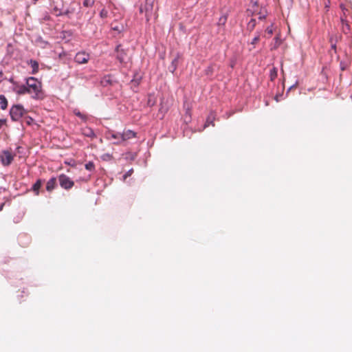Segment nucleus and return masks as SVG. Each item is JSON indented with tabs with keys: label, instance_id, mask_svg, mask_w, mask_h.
<instances>
[{
	"label": "nucleus",
	"instance_id": "24",
	"mask_svg": "<svg viewBox=\"0 0 352 352\" xmlns=\"http://www.w3.org/2000/svg\"><path fill=\"white\" fill-rule=\"evenodd\" d=\"M94 4V0H84L83 6L85 7L89 8L91 7Z\"/></svg>",
	"mask_w": 352,
	"mask_h": 352
},
{
	"label": "nucleus",
	"instance_id": "16",
	"mask_svg": "<svg viewBox=\"0 0 352 352\" xmlns=\"http://www.w3.org/2000/svg\"><path fill=\"white\" fill-rule=\"evenodd\" d=\"M152 7L153 6L151 4H148V3H146L144 6V12H145V17L146 19V21L149 20L150 12L152 10Z\"/></svg>",
	"mask_w": 352,
	"mask_h": 352
},
{
	"label": "nucleus",
	"instance_id": "7",
	"mask_svg": "<svg viewBox=\"0 0 352 352\" xmlns=\"http://www.w3.org/2000/svg\"><path fill=\"white\" fill-rule=\"evenodd\" d=\"M116 50L117 52V58L119 60V61L120 63L124 62L126 57V54L124 52V50L122 49V45H118L116 47Z\"/></svg>",
	"mask_w": 352,
	"mask_h": 352
},
{
	"label": "nucleus",
	"instance_id": "8",
	"mask_svg": "<svg viewBox=\"0 0 352 352\" xmlns=\"http://www.w3.org/2000/svg\"><path fill=\"white\" fill-rule=\"evenodd\" d=\"M15 92L19 95H23L29 94V90L27 85H18L15 89Z\"/></svg>",
	"mask_w": 352,
	"mask_h": 352
},
{
	"label": "nucleus",
	"instance_id": "27",
	"mask_svg": "<svg viewBox=\"0 0 352 352\" xmlns=\"http://www.w3.org/2000/svg\"><path fill=\"white\" fill-rule=\"evenodd\" d=\"M188 117L189 119H190V117H191V114H190V108L189 106H188L186 108V116H185V119H186Z\"/></svg>",
	"mask_w": 352,
	"mask_h": 352
},
{
	"label": "nucleus",
	"instance_id": "3",
	"mask_svg": "<svg viewBox=\"0 0 352 352\" xmlns=\"http://www.w3.org/2000/svg\"><path fill=\"white\" fill-rule=\"evenodd\" d=\"M15 155L11 151L4 150L0 153V161L3 166H8L12 162Z\"/></svg>",
	"mask_w": 352,
	"mask_h": 352
},
{
	"label": "nucleus",
	"instance_id": "35",
	"mask_svg": "<svg viewBox=\"0 0 352 352\" xmlns=\"http://www.w3.org/2000/svg\"><path fill=\"white\" fill-rule=\"evenodd\" d=\"M34 3H35L38 0H33Z\"/></svg>",
	"mask_w": 352,
	"mask_h": 352
},
{
	"label": "nucleus",
	"instance_id": "10",
	"mask_svg": "<svg viewBox=\"0 0 352 352\" xmlns=\"http://www.w3.org/2000/svg\"><path fill=\"white\" fill-rule=\"evenodd\" d=\"M282 43L280 34L276 35L274 38V43L272 44V50L277 49Z\"/></svg>",
	"mask_w": 352,
	"mask_h": 352
},
{
	"label": "nucleus",
	"instance_id": "1",
	"mask_svg": "<svg viewBox=\"0 0 352 352\" xmlns=\"http://www.w3.org/2000/svg\"><path fill=\"white\" fill-rule=\"evenodd\" d=\"M26 85H28L29 94L34 99H42L43 98V92L42 91V83L34 77H29L26 79Z\"/></svg>",
	"mask_w": 352,
	"mask_h": 352
},
{
	"label": "nucleus",
	"instance_id": "22",
	"mask_svg": "<svg viewBox=\"0 0 352 352\" xmlns=\"http://www.w3.org/2000/svg\"><path fill=\"white\" fill-rule=\"evenodd\" d=\"M342 31L344 33H347L348 31H349L350 25L349 24V22L345 19V21L344 23H342Z\"/></svg>",
	"mask_w": 352,
	"mask_h": 352
},
{
	"label": "nucleus",
	"instance_id": "18",
	"mask_svg": "<svg viewBox=\"0 0 352 352\" xmlns=\"http://www.w3.org/2000/svg\"><path fill=\"white\" fill-rule=\"evenodd\" d=\"M340 8L342 10V14L340 16V20L342 23H344L345 21V19H346V12H348V9H346L344 5H340Z\"/></svg>",
	"mask_w": 352,
	"mask_h": 352
},
{
	"label": "nucleus",
	"instance_id": "34",
	"mask_svg": "<svg viewBox=\"0 0 352 352\" xmlns=\"http://www.w3.org/2000/svg\"><path fill=\"white\" fill-rule=\"evenodd\" d=\"M56 14L57 16H59V15H61V14H62V13H60H60H56Z\"/></svg>",
	"mask_w": 352,
	"mask_h": 352
},
{
	"label": "nucleus",
	"instance_id": "2",
	"mask_svg": "<svg viewBox=\"0 0 352 352\" xmlns=\"http://www.w3.org/2000/svg\"><path fill=\"white\" fill-rule=\"evenodd\" d=\"M26 111L21 104L13 105L10 110V115L13 121H19Z\"/></svg>",
	"mask_w": 352,
	"mask_h": 352
},
{
	"label": "nucleus",
	"instance_id": "26",
	"mask_svg": "<svg viewBox=\"0 0 352 352\" xmlns=\"http://www.w3.org/2000/svg\"><path fill=\"white\" fill-rule=\"evenodd\" d=\"M259 41H260V34L258 33H257L256 36L252 39V41L251 42V45L254 46L256 44H257L258 43Z\"/></svg>",
	"mask_w": 352,
	"mask_h": 352
},
{
	"label": "nucleus",
	"instance_id": "14",
	"mask_svg": "<svg viewBox=\"0 0 352 352\" xmlns=\"http://www.w3.org/2000/svg\"><path fill=\"white\" fill-rule=\"evenodd\" d=\"M30 64L32 69V74H35L38 72V63L36 60H30Z\"/></svg>",
	"mask_w": 352,
	"mask_h": 352
},
{
	"label": "nucleus",
	"instance_id": "13",
	"mask_svg": "<svg viewBox=\"0 0 352 352\" xmlns=\"http://www.w3.org/2000/svg\"><path fill=\"white\" fill-rule=\"evenodd\" d=\"M42 186V181L41 179H38L36 183L32 186V190L34 192L36 195H38L39 190Z\"/></svg>",
	"mask_w": 352,
	"mask_h": 352
},
{
	"label": "nucleus",
	"instance_id": "6",
	"mask_svg": "<svg viewBox=\"0 0 352 352\" xmlns=\"http://www.w3.org/2000/svg\"><path fill=\"white\" fill-rule=\"evenodd\" d=\"M74 60L78 64H85L89 60V55L84 52H78L76 54Z\"/></svg>",
	"mask_w": 352,
	"mask_h": 352
},
{
	"label": "nucleus",
	"instance_id": "29",
	"mask_svg": "<svg viewBox=\"0 0 352 352\" xmlns=\"http://www.w3.org/2000/svg\"><path fill=\"white\" fill-rule=\"evenodd\" d=\"M133 173V169H131L130 170H129L124 175V179H126L127 177L130 176L131 175V173Z\"/></svg>",
	"mask_w": 352,
	"mask_h": 352
},
{
	"label": "nucleus",
	"instance_id": "11",
	"mask_svg": "<svg viewBox=\"0 0 352 352\" xmlns=\"http://www.w3.org/2000/svg\"><path fill=\"white\" fill-rule=\"evenodd\" d=\"M82 133L87 137L94 138L95 136V133L94 131L89 127H85L82 129Z\"/></svg>",
	"mask_w": 352,
	"mask_h": 352
},
{
	"label": "nucleus",
	"instance_id": "5",
	"mask_svg": "<svg viewBox=\"0 0 352 352\" xmlns=\"http://www.w3.org/2000/svg\"><path fill=\"white\" fill-rule=\"evenodd\" d=\"M120 136V140L114 142V144H120L123 142L134 138L136 137V133L129 129L124 130L122 133H121V135Z\"/></svg>",
	"mask_w": 352,
	"mask_h": 352
},
{
	"label": "nucleus",
	"instance_id": "19",
	"mask_svg": "<svg viewBox=\"0 0 352 352\" xmlns=\"http://www.w3.org/2000/svg\"><path fill=\"white\" fill-rule=\"evenodd\" d=\"M228 19V14H225L222 15L218 20L217 25L219 26H223L226 23Z\"/></svg>",
	"mask_w": 352,
	"mask_h": 352
},
{
	"label": "nucleus",
	"instance_id": "31",
	"mask_svg": "<svg viewBox=\"0 0 352 352\" xmlns=\"http://www.w3.org/2000/svg\"><path fill=\"white\" fill-rule=\"evenodd\" d=\"M140 12L141 13L144 12V7L141 6V7L140 8Z\"/></svg>",
	"mask_w": 352,
	"mask_h": 352
},
{
	"label": "nucleus",
	"instance_id": "20",
	"mask_svg": "<svg viewBox=\"0 0 352 352\" xmlns=\"http://www.w3.org/2000/svg\"><path fill=\"white\" fill-rule=\"evenodd\" d=\"M74 113L79 117L82 121L86 122L87 120V116L80 112L79 110L75 109Z\"/></svg>",
	"mask_w": 352,
	"mask_h": 352
},
{
	"label": "nucleus",
	"instance_id": "9",
	"mask_svg": "<svg viewBox=\"0 0 352 352\" xmlns=\"http://www.w3.org/2000/svg\"><path fill=\"white\" fill-rule=\"evenodd\" d=\"M56 186V179L55 177L51 178L46 184V190L49 192L53 190Z\"/></svg>",
	"mask_w": 352,
	"mask_h": 352
},
{
	"label": "nucleus",
	"instance_id": "12",
	"mask_svg": "<svg viewBox=\"0 0 352 352\" xmlns=\"http://www.w3.org/2000/svg\"><path fill=\"white\" fill-rule=\"evenodd\" d=\"M121 133L120 132H114V131H110L107 133L108 138L109 139H113L116 141L120 140V135Z\"/></svg>",
	"mask_w": 352,
	"mask_h": 352
},
{
	"label": "nucleus",
	"instance_id": "15",
	"mask_svg": "<svg viewBox=\"0 0 352 352\" xmlns=\"http://www.w3.org/2000/svg\"><path fill=\"white\" fill-rule=\"evenodd\" d=\"M8 107V100L3 95L0 96V108L5 110Z\"/></svg>",
	"mask_w": 352,
	"mask_h": 352
},
{
	"label": "nucleus",
	"instance_id": "25",
	"mask_svg": "<svg viewBox=\"0 0 352 352\" xmlns=\"http://www.w3.org/2000/svg\"><path fill=\"white\" fill-rule=\"evenodd\" d=\"M277 76V70L276 68H273L271 71H270V78H271V80H273L274 79H275Z\"/></svg>",
	"mask_w": 352,
	"mask_h": 352
},
{
	"label": "nucleus",
	"instance_id": "21",
	"mask_svg": "<svg viewBox=\"0 0 352 352\" xmlns=\"http://www.w3.org/2000/svg\"><path fill=\"white\" fill-rule=\"evenodd\" d=\"M256 25V21L255 19H252L248 23V30L250 31H252Z\"/></svg>",
	"mask_w": 352,
	"mask_h": 352
},
{
	"label": "nucleus",
	"instance_id": "32",
	"mask_svg": "<svg viewBox=\"0 0 352 352\" xmlns=\"http://www.w3.org/2000/svg\"><path fill=\"white\" fill-rule=\"evenodd\" d=\"M265 18V15H260V16H258V19H259L260 20L264 19Z\"/></svg>",
	"mask_w": 352,
	"mask_h": 352
},
{
	"label": "nucleus",
	"instance_id": "33",
	"mask_svg": "<svg viewBox=\"0 0 352 352\" xmlns=\"http://www.w3.org/2000/svg\"><path fill=\"white\" fill-rule=\"evenodd\" d=\"M332 48L336 49V45H332Z\"/></svg>",
	"mask_w": 352,
	"mask_h": 352
},
{
	"label": "nucleus",
	"instance_id": "28",
	"mask_svg": "<svg viewBox=\"0 0 352 352\" xmlns=\"http://www.w3.org/2000/svg\"><path fill=\"white\" fill-rule=\"evenodd\" d=\"M6 119H0V129L1 127L6 124Z\"/></svg>",
	"mask_w": 352,
	"mask_h": 352
},
{
	"label": "nucleus",
	"instance_id": "4",
	"mask_svg": "<svg viewBox=\"0 0 352 352\" xmlns=\"http://www.w3.org/2000/svg\"><path fill=\"white\" fill-rule=\"evenodd\" d=\"M58 182L60 186L65 190L71 189L74 185V182L65 174L58 176Z\"/></svg>",
	"mask_w": 352,
	"mask_h": 352
},
{
	"label": "nucleus",
	"instance_id": "23",
	"mask_svg": "<svg viewBox=\"0 0 352 352\" xmlns=\"http://www.w3.org/2000/svg\"><path fill=\"white\" fill-rule=\"evenodd\" d=\"M85 168L90 171L94 170L95 168V165H94V162H89L88 163H87L85 164Z\"/></svg>",
	"mask_w": 352,
	"mask_h": 352
},
{
	"label": "nucleus",
	"instance_id": "30",
	"mask_svg": "<svg viewBox=\"0 0 352 352\" xmlns=\"http://www.w3.org/2000/svg\"><path fill=\"white\" fill-rule=\"evenodd\" d=\"M26 119H27L26 122L28 124H31V123L33 122V119L30 117H28Z\"/></svg>",
	"mask_w": 352,
	"mask_h": 352
},
{
	"label": "nucleus",
	"instance_id": "17",
	"mask_svg": "<svg viewBox=\"0 0 352 352\" xmlns=\"http://www.w3.org/2000/svg\"><path fill=\"white\" fill-rule=\"evenodd\" d=\"M274 25L272 24L270 26L267 27L265 30V34L264 35V36L267 37V38H270L274 33Z\"/></svg>",
	"mask_w": 352,
	"mask_h": 352
}]
</instances>
